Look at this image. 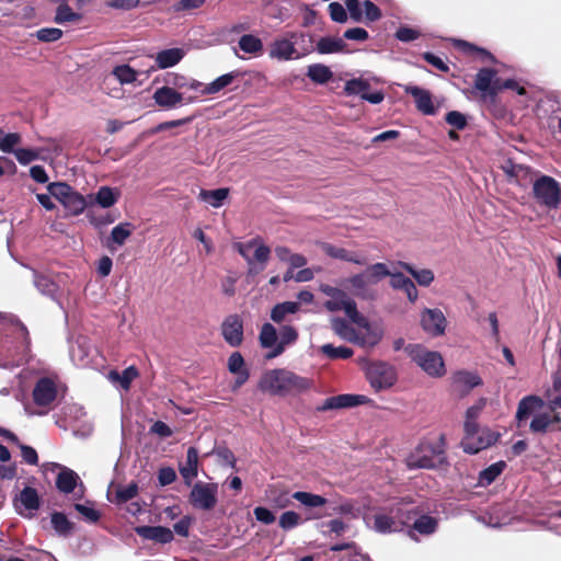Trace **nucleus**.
Here are the masks:
<instances>
[{
  "instance_id": "obj_1",
  "label": "nucleus",
  "mask_w": 561,
  "mask_h": 561,
  "mask_svg": "<svg viewBox=\"0 0 561 561\" xmlns=\"http://www.w3.org/2000/svg\"><path fill=\"white\" fill-rule=\"evenodd\" d=\"M312 382L310 379L285 369L276 368L264 373L259 382V389L273 396L296 394L308 390Z\"/></svg>"
},
{
  "instance_id": "obj_2",
  "label": "nucleus",
  "mask_w": 561,
  "mask_h": 561,
  "mask_svg": "<svg viewBox=\"0 0 561 561\" xmlns=\"http://www.w3.org/2000/svg\"><path fill=\"white\" fill-rule=\"evenodd\" d=\"M314 50L312 38L304 32H286L270 45L268 57L278 61L304 58Z\"/></svg>"
},
{
  "instance_id": "obj_3",
  "label": "nucleus",
  "mask_w": 561,
  "mask_h": 561,
  "mask_svg": "<svg viewBox=\"0 0 561 561\" xmlns=\"http://www.w3.org/2000/svg\"><path fill=\"white\" fill-rule=\"evenodd\" d=\"M389 268L385 263H375L366 267L362 273L355 274L344 280L351 293L363 300H374L377 291L374 288L381 279L387 277Z\"/></svg>"
},
{
  "instance_id": "obj_4",
  "label": "nucleus",
  "mask_w": 561,
  "mask_h": 561,
  "mask_svg": "<svg viewBox=\"0 0 561 561\" xmlns=\"http://www.w3.org/2000/svg\"><path fill=\"white\" fill-rule=\"evenodd\" d=\"M319 289L322 294L330 298L324 302L327 310L331 312L343 310L353 323L364 330H369L368 319L358 312L355 300L351 298L343 289L328 284H321Z\"/></svg>"
},
{
  "instance_id": "obj_5",
  "label": "nucleus",
  "mask_w": 561,
  "mask_h": 561,
  "mask_svg": "<svg viewBox=\"0 0 561 561\" xmlns=\"http://www.w3.org/2000/svg\"><path fill=\"white\" fill-rule=\"evenodd\" d=\"M415 512L409 504L400 503L374 515L373 529L379 534L399 533L413 519Z\"/></svg>"
},
{
  "instance_id": "obj_6",
  "label": "nucleus",
  "mask_w": 561,
  "mask_h": 561,
  "mask_svg": "<svg viewBox=\"0 0 561 561\" xmlns=\"http://www.w3.org/2000/svg\"><path fill=\"white\" fill-rule=\"evenodd\" d=\"M411 359L428 376L438 378L445 375V363L438 352L430 351L420 344H410L405 347Z\"/></svg>"
},
{
  "instance_id": "obj_7",
  "label": "nucleus",
  "mask_w": 561,
  "mask_h": 561,
  "mask_svg": "<svg viewBox=\"0 0 561 561\" xmlns=\"http://www.w3.org/2000/svg\"><path fill=\"white\" fill-rule=\"evenodd\" d=\"M236 249L248 263V273L256 275L264 271L270 259L271 250L261 239H252L248 242H239Z\"/></svg>"
},
{
  "instance_id": "obj_8",
  "label": "nucleus",
  "mask_w": 561,
  "mask_h": 561,
  "mask_svg": "<svg viewBox=\"0 0 561 561\" xmlns=\"http://www.w3.org/2000/svg\"><path fill=\"white\" fill-rule=\"evenodd\" d=\"M533 196L540 206L557 209L561 205V185L551 176L540 175L533 183Z\"/></svg>"
},
{
  "instance_id": "obj_9",
  "label": "nucleus",
  "mask_w": 561,
  "mask_h": 561,
  "mask_svg": "<svg viewBox=\"0 0 561 561\" xmlns=\"http://www.w3.org/2000/svg\"><path fill=\"white\" fill-rule=\"evenodd\" d=\"M48 192L67 210L70 216H78L87 208V202L83 195L76 192L69 184L64 182L50 183L47 186Z\"/></svg>"
},
{
  "instance_id": "obj_10",
  "label": "nucleus",
  "mask_w": 561,
  "mask_h": 561,
  "mask_svg": "<svg viewBox=\"0 0 561 561\" xmlns=\"http://www.w3.org/2000/svg\"><path fill=\"white\" fill-rule=\"evenodd\" d=\"M364 369L366 378L375 391L387 390L398 380L396 367L386 362H368Z\"/></svg>"
},
{
  "instance_id": "obj_11",
  "label": "nucleus",
  "mask_w": 561,
  "mask_h": 561,
  "mask_svg": "<svg viewBox=\"0 0 561 561\" xmlns=\"http://www.w3.org/2000/svg\"><path fill=\"white\" fill-rule=\"evenodd\" d=\"M499 435L489 428H479L477 423H468L465 437L461 440L463 451L467 454H477L493 445Z\"/></svg>"
},
{
  "instance_id": "obj_12",
  "label": "nucleus",
  "mask_w": 561,
  "mask_h": 561,
  "mask_svg": "<svg viewBox=\"0 0 561 561\" xmlns=\"http://www.w3.org/2000/svg\"><path fill=\"white\" fill-rule=\"evenodd\" d=\"M333 331L343 340L360 346H375L381 340V332L369 324L364 335H359L344 319L334 318L331 321Z\"/></svg>"
},
{
  "instance_id": "obj_13",
  "label": "nucleus",
  "mask_w": 561,
  "mask_h": 561,
  "mask_svg": "<svg viewBox=\"0 0 561 561\" xmlns=\"http://www.w3.org/2000/svg\"><path fill=\"white\" fill-rule=\"evenodd\" d=\"M442 451L431 443H421L407 457L405 462L410 469H432L442 462Z\"/></svg>"
},
{
  "instance_id": "obj_14",
  "label": "nucleus",
  "mask_w": 561,
  "mask_h": 561,
  "mask_svg": "<svg viewBox=\"0 0 561 561\" xmlns=\"http://www.w3.org/2000/svg\"><path fill=\"white\" fill-rule=\"evenodd\" d=\"M217 492L216 483L197 482L191 490L190 502L195 508L209 511L217 503Z\"/></svg>"
},
{
  "instance_id": "obj_15",
  "label": "nucleus",
  "mask_w": 561,
  "mask_h": 561,
  "mask_svg": "<svg viewBox=\"0 0 561 561\" xmlns=\"http://www.w3.org/2000/svg\"><path fill=\"white\" fill-rule=\"evenodd\" d=\"M422 329L430 336L436 337L445 333L447 320L438 308H424L420 314Z\"/></svg>"
},
{
  "instance_id": "obj_16",
  "label": "nucleus",
  "mask_w": 561,
  "mask_h": 561,
  "mask_svg": "<svg viewBox=\"0 0 561 561\" xmlns=\"http://www.w3.org/2000/svg\"><path fill=\"white\" fill-rule=\"evenodd\" d=\"M154 103L162 108L170 110L175 108L184 103H193L197 99L193 96L184 98V95L178 92L174 88L164 85L158 88L152 95Z\"/></svg>"
},
{
  "instance_id": "obj_17",
  "label": "nucleus",
  "mask_w": 561,
  "mask_h": 561,
  "mask_svg": "<svg viewBox=\"0 0 561 561\" xmlns=\"http://www.w3.org/2000/svg\"><path fill=\"white\" fill-rule=\"evenodd\" d=\"M57 397L56 380L51 377H42L33 389V399L38 407H48Z\"/></svg>"
},
{
  "instance_id": "obj_18",
  "label": "nucleus",
  "mask_w": 561,
  "mask_h": 561,
  "mask_svg": "<svg viewBox=\"0 0 561 561\" xmlns=\"http://www.w3.org/2000/svg\"><path fill=\"white\" fill-rule=\"evenodd\" d=\"M403 90L414 99L419 112L424 115H435L437 113V107L428 90L412 84L403 85Z\"/></svg>"
},
{
  "instance_id": "obj_19",
  "label": "nucleus",
  "mask_w": 561,
  "mask_h": 561,
  "mask_svg": "<svg viewBox=\"0 0 561 561\" xmlns=\"http://www.w3.org/2000/svg\"><path fill=\"white\" fill-rule=\"evenodd\" d=\"M59 153L60 148L57 144L53 145L51 150L46 148H19L13 151V154L15 156L16 160L22 165H26L35 160L48 161L53 159L55 156H58Z\"/></svg>"
},
{
  "instance_id": "obj_20",
  "label": "nucleus",
  "mask_w": 561,
  "mask_h": 561,
  "mask_svg": "<svg viewBox=\"0 0 561 561\" xmlns=\"http://www.w3.org/2000/svg\"><path fill=\"white\" fill-rule=\"evenodd\" d=\"M221 333L230 346H239L243 340V323L239 316L227 317L221 324Z\"/></svg>"
},
{
  "instance_id": "obj_21",
  "label": "nucleus",
  "mask_w": 561,
  "mask_h": 561,
  "mask_svg": "<svg viewBox=\"0 0 561 561\" xmlns=\"http://www.w3.org/2000/svg\"><path fill=\"white\" fill-rule=\"evenodd\" d=\"M496 71L489 68H482L478 71L474 80V88L484 96H495L500 88H497Z\"/></svg>"
},
{
  "instance_id": "obj_22",
  "label": "nucleus",
  "mask_w": 561,
  "mask_h": 561,
  "mask_svg": "<svg viewBox=\"0 0 561 561\" xmlns=\"http://www.w3.org/2000/svg\"><path fill=\"white\" fill-rule=\"evenodd\" d=\"M387 277H390V286L396 290H402L410 302L413 304L417 300L419 291L412 279L400 272H392L390 270Z\"/></svg>"
},
{
  "instance_id": "obj_23",
  "label": "nucleus",
  "mask_w": 561,
  "mask_h": 561,
  "mask_svg": "<svg viewBox=\"0 0 561 561\" xmlns=\"http://www.w3.org/2000/svg\"><path fill=\"white\" fill-rule=\"evenodd\" d=\"M411 522H413V525L409 528L408 536L415 541L419 540L416 534L430 536L437 529V519L428 515L416 517L415 514Z\"/></svg>"
},
{
  "instance_id": "obj_24",
  "label": "nucleus",
  "mask_w": 561,
  "mask_h": 561,
  "mask_svg": "<svg viewBox=\"0 0 561 561\" xmlns=\"http://www.w3.org/2000/svg\"><path fill=\"white\" fill-rule=\"evenodd\" d=\"M543 400L537 396L524 397L517 407L516 421L517 425L522 426V423L527 421L534 413L538 412L543 407Z\"/></svg>"
},
{
  "instance_id": "obj_25",
  "label": "nucleus",
  "mask_w": 561,
  "mask_h": 561,
  "mask_svg": "<svg viewBox=\"0 0 561 561\" xmlns=\"http://www.w3.org/2000/svg\"><path fill=\"white\" fill-rule=\"evenodd\" d=\"M137 535L147 540L159 543H169L173 540V533L163 526H140L136 528Z\"/></svg>"
},
{
  "instance_id": "obj_26",
  "label": "nucleus",
  "mask_w": 561,
  "mask_h": 561,
  "mask_svg": "<svg viewBox=\"0 0 561 561\" xmlns=\"http://www.w3.org/2000/svg\"><path fill=\"white\" fill-rule=\"evenodd\" d=\"M503 170L510 179L514 180L520 186H526L529 183H534L536 180L534 178L535 172L529 167L523 164L507 162L503 167Z\"/></svg>"
},
{
  "instance_id": "obj_27",
  "label": "nucleus",
  "mask_w": 561,
  "mask_h": 561,
  "mask_svg": "<svg viewBox=\"0 0 561 561\" xmlns=\"http://www.w3.org/2000/svg\"><path fill=\"white\" fill-rule=\"evenodd\" d=\"M180 473L186 485H191L192 481L198 474V451L195 447H190L186 454V460L180 466Z\"/></svg>"
},
{
  "instance_id": "obj_28",
  "label": "nucleus",
  "mask_w": 561,
  "mask_h": 561,
  "mask_svg": "<svg viewBox=\"0 0 561 561\" xmlns=\"http://www.w3.org/2000/svg\"><path fill=\"white\" fill-rule=\"evenodd\" d=\"M371 400L364 394H341L327 401L328 408H352L370 403Z\"/></svg>"
},
{
  "instance_id": "obj_29",
  "label": "nucleus",
  "mask_w": 561,
  "mask_h": 561,
  "mask_svg": "<svg viewBox=\"0 0 561 561\" xmlns=\"http://www.w3.org/2000/svg\"><path fill=\"white\" fill-rule=\"evenodd\" d=\"M298 339V332L294 327L285 325L280 329L277 345L272 350L266 358L271 359L279 356L287 345L294 344Z\"/></svg>"
},
{
  "instance_id": "obj_30",
  "label": "nucleus",
  "mask_w": 561,
  "mask_h": 561,
  "mask_svg": "<svg viewBox=\"0 0 561 561\" xmlns=\"http://www.w3.org/2000/svg\"><path fill=\"white\" fill-rule=\"evenodd\" d=\"M184 55L185 53L182 48L163 49L154 56L157 68L167 69L173 67L183 59Z\"/></svg>"
},
{
  "instance_id": "obj_31",
  "label": "nucleus",
  "mask_w": 561,
  "mask_h": 561,
  "mask_svg": "<svg viewBox=\"0 0 561 561\" xmlns=\"http://www.w3.org/2000/svg\"><path fill=\"white\" fill-rule=\"evenodd\" d=\"M324 251L331 257L351 262L356 265H366V263H367V257L364 254L348 251L343 248H336V247L327 244L324 247Z\"/></svg>"
},
{
  "instance_id": "obj_32",
  "label": "nucleus",
  "mask_w": 561,
  "mask_h": 561,
  "mask_svg": "<svg viewBox=\"0 0 561 561\" xmlns=\"http://www.w3.org/2000/svg\"><path fill=\"white\" fill-rule=\"evenodd\" d=\"M138 370L135 366L125 368L122 373L117 370H111L107 374V379L113 383L127 391L130 388L131 382L138 377Z\"/></svg>"
},
{
  "instance_id": "obj_33",
  "label": "nucleus",
  "mask_w": 561,
  "mask_h": 561,
  "mask_svg": "<svg viewBox=\"0 0 561 561\" xmlns=\"http://www.w3.org/2000/svg\"><path fill=\"white\" fill-rule=\"evenodd\" d=\"M133 233V225L130 222H121L115 226L110 234L107 248L111 251L122 247Z\"/></svg>"
},
{
  "instance_id": "obj_34",
  "label": "nucleus",
  "mask_w": 561,
  "mask_h": 561,
  "mask_svg": "<svg viewBox=\"0 0 561 561\" xmlns=\"http://www.w3.org/2000/svg\"><path fill=\"white\" fill-rule=\"evenodd\" d=\"M238 47L244 54L251 57H259L262 55L264 45L260 37L253 34H244L239 38Z\"/></svg>"
},
{
  "instance_id": "obj_35",
  "label": "nucleus",
  "mask_w": 561,
  "mask_h": 561,
  "mask_svg": "<svg viewBox=\"0 0 561 561\" xmlns=\"http://www.w3.org/2000/svg\"><path fill=\"white\" fill-rule=\"evenodd\" d=\"M91 347L85 339H78L70 346V357L72 362L79 367H85L89 365V355Z\"/></svg>"
},
{
  "instance_id": "obj_36",
  "label": "nucleus",
  "mask_w": 561,
  "mask_h": 561,
  "mask_svg": "<svg viewBox=\"0 0 561 561\" xmlns=\"http://www.w3.org/2000/svg\"><path fill=\"white\" fill-rule=\"evenodd\" d=\"M119 197V188L111 186H101L94 195V201L100 207L110 208L118 202Z\"/></svg>"
},
{
  "instance_id": "obj_37",
  "label": "nucleus",
  "mask_w": 561,
  "mask_h": 561,
  "mask_svg": "<svg viewBox=\"0 0 561 561\" xmlns=\"http://www.w3.org/2000/svg\"><path fill=\"white\" fill-rule=\"evenodd\" d=\"M346 44L342 37L325 36L321 37L317 43V51L322 55L336 54L345 49Z\"/></svg>"
},
{
  "instance_id": "obj_38",
  "label": "nucleus",
  "mask_w": 561,
  "mask_h": 561,
  "mask_svg": "<svg viewBox=\"0 0 561 561\" xmlns=\"http://www.w3.org/2000/svg\"><path fill=\"white\" fill-rule=\"evenodd\" d=\"M79 476L71 469L64 468L57 476L56 485L60 492L70 493L75 490Z\"/></svg>"
},
{
  "instance_id": "obj_39",
  "label": "nucleus",
  "mask_w": 561,
  "mask_h": 561,
  "mask_svg": "<svg viewBox=\"0 0 561 561\" xmlns=\"http://www.w3.org/2000/svg\"><path fill=\"white\" fill-rule=\"evenodd\" d=\"M561 421L558 413L550 415L549 413H537L534 415L530 422V431L533 433H545L552 423H559Z\"/></svg>"
},
{
  "instance_id": "obj_40",
  "label": "nucleus",
  "mask_w": 561,
  "mask_h": 561,
  "mask_svg": "<svg viewBox=\"0 0 561 561\" xmlns=\"http://www.w3.org/2000/svg\"><path fill=\"white\" fill-rule=\"evenodd\" d=\"M229 195L228 188H217L213 191L201 190L198 194V199L202 202L208 203L210 206L215 208H219L224 205V202L227 199Z\"/></svg>"
},
{
  "instance_id": "obj_41",
  "label": "nucleus",
  "mask_w": 561,
  "mask_h": 561,
  "mask_svg": "<svg viewBox=\"0 0 561 561\" xmlns=\"http://www.w3.org/2000/svg\"><path fill=\"white\" fill-rule=\"evenodd\" d=\"M398 265L412 275L420 286H430L435 278L433 271L428 268L416 270L405 262H399Z\"/></svg>"
},
{
  "instance_id": "obj_42",
  "label": "nucleus",
  "mask_w": 561,
  "mask_h": 561,
  "mask_svg": "<svg viewBox=\"0 0 561 561\" xmlns=\"http://www.w3.org/2000/svg\"><path fill=\"white\" fill-rule=\"evenodd\" d=\"M299 311V302L285 301L277 304L271 310V319L276 322H283L288 314H294Z\"/></svg>"
},
{
  "instance_id": "obj_43",
  "label": "nucleus",
  "mask_w": 561,
  "mask_h": 561,
  "mask_svg": "<svg viewBox=\"0 0 561 561\" xmlns=\"http://www.w3.org/2000/svg\"><path fill=\"white\" fill-rule=\"evenodd\" d=\"M504 468H505V462L499 461V462L492 463L488 468L483 469L479 473L478 485H480V486L490 485L503 472Z\"/></svg>"
},
{
  "instance_id": "obj_44",
  "label": "nucleus",
  "mask_w": 561,
  "mask_h": 561,
  "mask_svg": "<svg viewBox=\"0 0 561 561\" xmlns=\"http://www.w3.org/2000/svg\"><path fill=\"white\" fill-rule=\"evenodd\" d=\"M307 76L316 83L324 84L333 77L331 69L323 64H313L308 67Z\"/></svg>"
},
{
  "instance_id": "obj_45",
  "label": "nucleus",
  "mask_w": 561,
  "mask_h": 561,
  "mask_svg": "<svg viewBox=\"0 0 561 561\" xmlns=\"http://www.w3.org/2000/svg\"><path fill=\"white\" fill-rule=\"evenodd\" d=\"M19 503L30 513L38 510L39 507V499L35 489L31 486L24 488L19 496Z\"/></svg>"
},
{
  "instance_id": "obj_46",
  "label": "nucleus",
  "mask_w": 561,
  "mask_h": 561,
  "mask_svg": "<svg viewBox=\"0 0 561 561\" xmlns=\"http://www.w3.org/2000/svg\"><path fill=\"white\" fill-rule=\"evenodd\" d=\"M82 19L80 13L75 12L66 2L59 4L56 9L54 21L57 24L79 22Z\"/></svg>"
},
{
  "instance_id": "obj_47",
  "label": "nucleus",
  "mask_w": 561,
  "mask_h": 561,
  "mask_svg": "<svg viewBox=\"0 0 561 561\" xmlns=\"http://www.w3.org/2000/svg\"><path fill=\"white\" fill-rule=\"evenodd\" d=\"M260 344L263 348H275L278 342L276 329L271 323H264L260 332Z\"/></svg>"
},
{
  "instance_id": "obj_48",
  "label": "nucleus",
  "mask_w": 561,
  "mask_h": 561,
  "mask_svg": "<svg viewBox=\"0 0 561 561\" xmlns=\"http://www.w3.org/2000/svg\"><path fill=\"white\" fill-rule=\"evenodd\" d=\"M293 499H295L296 501H298L301 505H304L306 507H320V506H323L327 504L325 497L318 495V494L304 492V491L295 492L293 494Z\"/></svg>"
},
{
  "instance_id": "obj_49",
  "label": "nucleus",
  "mask_w": 561,
  "mask_h": 561,
  "mask_svg": "<svg viewBox=\"0 0 561 561\" xmlns=\"http://www.w3.org/2000/svg\"><path fill=\"white\" fill-rule=\"evenodd\" d=\"M51 526L59 536H68L73 529L72 523L62 513L51 514Z\"/></svg>"
},
{
  "instance_id": "obj_50",
  "label": "nucleus",
  "mask_w": 561,
  "mask_h": 561,
  "mask_svg": "<svg viewBox=\"0 0 561 561\" xmlns=\"http://www.w3.org/2000/svg\"><path fill=\"white\" fill-rule=\"evenodd\" d=\"M482 520L491 527H501L508 524L510 518L503 513L501 505L493 506L491 512L482 517Z\"/></svg>"
},
{
  "instance_id": "obj_51",
  "label": "nucleus",
  "mask_w": 561,
  "mask_h": 561,
  "mask_svg": "<svg viewBox=\"0 0 561 561\" xmlns=\"http://www.w3.org/2000/svg\"><path fill=\"white\" fill-rule=\"evenodd\" d=\"M234 77L236 76L233 73H231V72L230 73H225V75L218 77L213 82H210V83H208L207 85L204 87V89L202 90V94L206 95V94L218 93L219 91H221L222 89H225L226 87L231 84L233 79H234Z\"/></svg>"
},
{
  "instance_id": "obj_52",
  "label": "nucleus",
  "mask_w": 561,
  "mask_h": 561,
  "mask_svg": "<svg viewBox=\"0 0 561 561\" xmlns=\"http://www.w3.org/2000/svg\"><path fill=\"white\" fill-rule=\"evenodd\" d=\"M455 385L463 387L466 390H470L481 383V378L473 373L459 371L454 376Z\"/></svg>"
},
{
  "instance_id": "obj_53",
  "label": "nucleus",
  "mask_w": 561,
  "mask_h": 561,
  "mask_svg": "<svg viewBox=\"0 0 561 561\" xmlns=\"http://www.w3.org/2000/svg\"><path fill=\"white\" fill-rule=\"evenodd\" d=\"M369 82L364 79H352L345 82L344 91L347 95H359L364 99V95L369 90Z\"/></svg>"
},
{
  "instance_id": "obj_54",
  "label": "nucleus",
  "mask_w": 561,
  "mask_h": 561,
  "mask_svg": "<svg viewBox=\"0 0 561 561\" xmlns=\"http://www.w3.org/2000/svg\"><path fill=\"white\" fill-rule=\"evenodd\" d=\"M322 354L331 359L350 358L353 355V350L346 346H333L332 344H324L320 347Z\"/></svg>"
},
{
  "instance_id": "obj_55",
  "label": "nucleus",
  "mask_w": 561,
  "mask_h": 561,
  "mask_svg": "<svg viewBox=\"0 0 561 561\" xmlns=\"http://www.w3.org/2000/svg\"><path fill=\"white\" fill-rule=\"evenodd\" d=\"M113 75L122 84H129L137 80L138 72L128 65H119L113 69Z\"/></svg>"
},
{
  "instance_id": "obj_56",
  "label": "nucleus",
  "mask_w": 561,
  "mask_h": 561,
  "mask_svg": "<svg viewBox=\"0 0 561 561\" xmlns=\"http://www.w3.org/2000/svg\"><path fill=\"white\" fill-rule=\"evenodd\" d=\"M138 494V485L131 482L127 485H119L115 492V502L118 504L133 500Z\"/></svg>"
},
{
  "instance_id": "obj_57",
  "label": "nucleus",
  "mask_w": 561,
  "mask_h": 561,
  "mask_svg": "<svg viewBox=\"0 0 561 561\" xmlns=\"http://www.w3.org/2000/svg\"><path fill=\"white\" fill-rule=\"evenodd\" d=\"M62 31L57 27H43L36 31L35 37L43 43H53L60 39Z\"/></svg>"
},
{
  "instance_id": "obj_58",
  "label": "nucleus",
  "mask_w": 561,
  "mask_h": 561,
  "mask_svg": "<svg viewBox=\"0 0 561 561\" xmlns=\"http://www.w3.org/2000/svg\"><path fill=\"white\" fill-rule=\"evenodd\" d=\"M34 284L42 294L50 297H53L57 290V285L50 278L43 275H36Z\"/></svg>"
},
{
  "instance_id": "obj_59",
  "label": "nucleus",
  "mask_w": 561,
  "mask_h": 561,
  "mask_svg": "<svg viewBox=\"0 0 561 561\" xmlns=\"http://www.w3.org/2000/svg\"><path fill=\"white\" fill-rule=\"evenodd\" d=\"M548 405L551 411L561 409V380L554 379L553 387L548 393Z\"/></svg>"
},
{
  "instance_id": "obj_60",
  "label": "nucleus",
  "mask_w": 561,
  "mask_h": 561,
  "mask_svg": "<svg viewBox=\"0 0 561 561\" xmlns=\"http://www.w3.org/2000/svg\"><path fill=\"white\" fill-rule=\"evenodd\" d=\"M21 142V136L18 133H10L0 136V149L5 153H13L14 147Z\"/></svg>"
},
{
  "instance_id": "obj_61",
  "label": "nucleus",
  "mask_w": 561,
  "mask_h": 561,
  "mask_svg": "<svg viewBox=\"0 0 561 561\" xmlns=\"http://www.w3.org/2000/svg\"><path fill=\"white\" fill-rule=\"evenodd\" d=\"M301 522V517L298 513L294 511H287L283 513L279 517V526L284 530H289L298 526Z\"/></svg>"
},
{
  "instance_id": "obj_62",
  "label": "nucleus",
  "mask_w": 561,
  "mask_h": 561,
  "mask_svg": "<svg viewBox=\"0 0 561 561\" xmlns=\"http://www.w3.org/2000/svg\"><path fill=\"white\" fill-rule=\"evenodd\" d=\"M345 8L354 22L364 20L363 3H359L358 0H345Z\"/></svg>"
},
{
  "instance_id": "obj_63",
  "label": "nucleus",
  "mask_w": 561,
  "mask_h": 561,
  "mask_svg": "<svg viewBox=\"0 0 561 561\" xmlns=\"http://www.w3.org/2000/svg\"><path fill=\"white\" fill-rule=\"evenodd\" d=\"M321 528L324 535H341L346 530L347 526L340 519H332L327 523H322Z\"/></svg>"
},
{
  "instance_id": "obj_64",
  "label": "nucleus",
  "mask_w": 561,
  "mask_h": 561,
  "mask_svg": "<svg viewBox=\"0 0 561 561\" xmlns=\"http://www.w3.org/2000/svg\"><path fill=\"white\" fill-rule=\"evenodd\" d=\"M363 8L364 19L367 22H375L381 18V11L374 2L365 0Z\"/></svg>"
}]
</instances>
